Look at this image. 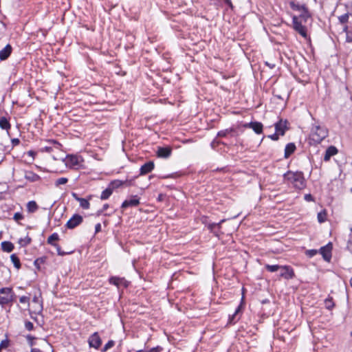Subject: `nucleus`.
I'll return each instance as SVG.
<instances>
[{
	"label": "nucleus",
	"instance_id": "obj_36",
	"mask_svg": "<svg viewBox=\"0 0 352 352\" xmlns=\"http://www.w3.org/2000/svg\"><path fill=\"white\" fill-rule=\"evenodd\" d=\"M115 344V342L113 340H109L104 346V348L102 349V352H105L107 351L108 349H111V347H113Z\"/></svg>",
	"mask_w": 352,
	"mask_h": 352
},
{
	"label": "nucleus",
	"instance_id": "obj_56",
	"mask_svg": "<svg viewBox=\"0 0 352 352\" xmlns=\"http://www.w3.org/2000/svg\"><path fill=\"white\" fill-rule=\"evenodd\" d=\"M350 285H351V286L352 287V278H351V280H350Z\"/></svg>",
	"mask_w": 352,
	"mask_h": 352
},
{
	"label": "nucleus",
	"instance_id": "obj_14",
	"mask_svg": "<svg viewBox=\"0 0 352 352\" xmlns=\"http://www.w3.org/2000/svg\"><path fill=\"white\" fill-rule=\"evenodd\" d=\"M80 162L81 157L77 155H69L66 158V164L71 166H78Z\"/></svg>",
	"mask_w": 352,
	"mask_h": 352
},
{
	"label": "nucleus",
	"instance_id": "obj_50",
	"mask_svg": "<svg viewBox=\"0 0 352 352\" xmlns=\"http://www.w3.org/2000/svg\"><path fill=\"white\" fill-rule=\"evenodd\" d=\"M30 352H43L41 350L37 348H33L31 349Z\"/></svg>",
	"mask_w": 352,
	"mask_h": 352
},
{
	"label": "nucleus",
	"instance_id": "obj_45",
	"mask_svg": "<svg viewBox=\"0 0 352 352\" xmlns=\"http://www.w3.org/2000/svg\"><path fill=\"white\" fill-rule=\"evenodd\" d=\"M280 135L279 133H277L276 132V133H274L273 135H269V138H271L273 140H277L278 139V135Z\"/></svg>",
	"mask_w": 352,
	"mask_h": 352
},
{
	"label": "nucleus",
	"instance_id": "obj_5",
	"mask_svg": "<svg viewBox=\"0 0 352 352\" xmlns=\"http://www.w3.org/2000/svg\"><path fill=\"white\" fill-rule=\"evenodd\" d=\"M82 222V217L80 214H76L71 217L66 223V226L69 229H73L79 226Z\"/></svg>",
	"mask_w": 352,
	"mask_h": 352
},
{
	"label": "nucleus",
	"instance_id": "obj_46",
	"mask_svg": "<svg viewBox=\"0 0 352 352\" xmlns=\"http://www.w3.org/2000/svg\"><path fill=\"white\" fill-rule=\"evenodd\" d=\"M305 199L307 201H313V197L311 194H307L305 195Z\"/></svg>",
	"mask_w": 352,
	"mask_h": 352
},
{
	"label": "nucleus",
	"instance_id": "obj_52",
	"mask_svg": "<svg viewBox=\"0 0 352 352\" xmlns=\"http://www.w3.org/2000/svg\"><path fill=\"white\" fill-rule=\"evenodd\" d=\"M28 155L32 157H34L35 155V153L33 151H29L28 152Z\"/></svg>",
	"mask_w": 352,
	"mask_h": 352
},
{
	"label": "nucleus",
	"instance_id": "obj_38",
	"mask_svg": "<svg viewBox=\"0 0 352 352\" xmlns=\"http://www.w3.org/2000/svg\"><path fill=\"white\" fill-rule=\"evenodd\" d=\"M25 327L28 331H32L34 329V324L30 321H27L25 323Z\"/></svg>",
	"mask_w": 352,
	"mask_h": 352
},
{
	"label": "nucleus",
	"instance_id": "obj_10",
	"mask_svg": "<svg viewBox=\"0 0 352 352\" xmlns=\"http://www.w3.org/2000/svg\"><path fill=\"white\" fill-rule=\"evenodd\" d=\"M245 127L252 129L257 134H260L263 131V124L258 122H251L244 125Z\"/></svg>",
	"mask_w": 352,
	"mask_h": 352
},
{
	"label": "nucleus",
	"instance_id": "obj_20",
	"mask_svg": "<svg viewBox=\"0 0 352 352\" xmlns=\"http://www.w3.org/2000/svg\"><path fill=\"white\" fill-rule=\"evenodd\" d=\"M296 150V146L294 143H289L286 145L285 149V157L288 158Z\"/></svg>",
	"mask_w": 352,
	"mask_h": 352
},
{
	"label": "nucleus",
	"instance_id": "obj_58",
	"mask_svg": "<svg viewBox=\"0 0 352 352\" xmlns=\"http://www.w3.org/2000/svg\"><path fill=\"white\" fill-rule=\"evenodd\" d=\"M121 285L124 287V283H121Z\"/></svg>",
	"mask_w": 352,
	"mask_h": 352
},
{
	"label": "nucleus",
	"instance_id": "obj_3",
	"mask_svg": "<svg viewBox=\"0 0 352 352\" xmlns=\"http://www.w3.org/2000/svg\"><path fill=\"white\" fill-rule=\"evenodd\" d=\"M16 295L11 287L0 288V305L11 306L15 301Z\"/></svg>",
	"mask_w": 352,
	"mask_h": 352
},
{
	"label": "nucleus",
	"instance_id": "obj_16",
	"mask_svg": "<svg viewBox=\"0 0 352 352\" xmlns=\"http://www.w3.org/2000/svg\"><path fill=\"white\" fill-rule=\"evenodd\" d=\"M154 168V163L153 162H148L147 163H145L143 166H142L140 168V174L141 175H145L151 171Z\"/></svg>",
	"mask_w": 352,
	"mask_h": 352
},
{
	"label": "nucleus",
	"instance_id": "obj_54",
	"mask_svg": "<svg viewBox=\"0 0 352 352\" xmlns=\"http://www.w3.org/2000/svg\"><path fill=\"white\" fill-rule=\"evenodd\" d=\"M33 302H38V297H36V296H34V297L33 298Z\"/></svg>",
	"mask_w": 352,
	"mask_h": 352
},
{
	"label": "nucleus",
	"instance_id": "obj_7",
	"mask_svg": "<svg viewBox=\"0 0 352 352\" xmlns=\"http://www.w3.org/2000/svg\"><path fill=\"white\" fill-rule=\"evenodd\" d=\"M172 153V148L170 146L158 147L157 151V155L161 158H168Z\"/></svg>",
	"mask_w": 352,
	"mask_h": 352
},
{
	"label": "nucleus",
	"instance_id": "obj_53",
	"mask_svg": "<svg viewBox=\"0 0 352 352\" xmlns=\"http://www.w3.org/2000/svg\"><path fill=\"white\" fill-rule=\"evenodd\" d=\"M44 150H45V151H47V152H49V153H50V152H51V151H52V148H51V147H50V146H45V147L44 148Z\"/></svg>",
	"mask_w": 352,
	"mask_h": 352
},
{
	"label": "nucleus",
	"instance_id": "obj_59",
	"mask_svg": "<svg viewBox=\"0 0 352 352\" xmlns=\"http://www.w3.org/2000/svg\"><path fill=\"white\" fill-rule=\"evenodd\" d=\"M137 352H142V350H139Z\"/></svg>",
	"mask_w": 352,
	"mask_h": 352
},
{
	"label": "nucleus",
	"instance_id": "obj_6",
	"mask_svg": "<svg viewBox=\"0 0 352 352\" xmlns=\"http://www.w3.org/2000/svg\"><path fill=\"white\" fill-rule=\"evenodd\" d=\"M280 276L285 279H291L294 276V270L289 266L281 265L280 268Z\"/></svg>",
	"mask_w": 352,
	"mask_h": 352
},
{
	"label": "nucleus",
	"instance_id": "obj_32",
	"mask_svg": "<svg viewBox=\"0 0 352 352\" xmlns=\"http://www.w3.org/2000/svg\"><path fill=\"white\" fill-rule=\"evenodd\" d=\"M324 305L327 309H331L334 307V303L331 298L325 300Z\"/></svg>",
	"mask_w": 352,
	"mask_h": 352
},
{
	"label": "nucleus",
	"instance_id": "obj_2",
	"mask_svg": "<svg viewBox=\"0 0 352 352\" xmlns=\"http://www.w3.org/2000/svg\"><path fill=\"white\" fill-rule=\"evenodd\" d=\"M285 179L298 189H302L305 186L303 174L301 172L289 171L284 175Z\"/></svg>",
	"mask_w": 352,
	"mask_h": 352
},
{
	"label": "nucleus",
	"instance_id": "obj_26",
	"mask_svg": "<svg viewBox=\"0 0 352 352\" xmlns=\"http://www.w3.org/2000/svg\"><path fill=\"white\" fill-rule=\"evenodd\" d=\"M59 239V236L57 233H53L51 234L47 239V243L50 245H55L54 243V241H56Z\"/></svg>",
	"mask_w": 352,
	"mask_h": 352
},
{
	"label": "nucleus",
	"instance_id": "obj_30",
	"mask_svg": "<svg viewBox=\"0 0 352 352\" xmlns=\"http://www.w3.org/2000/svg\"><path fill=\"white\" fill-rule=\"evenodd\" d=\"M112 192H113V191L111 190V189L109 187H108L106 190H104L102 192L101 199H107L112 194Z\"/></svg>",
	"mask_w": 352,
	"mask_h": 352
},
{
	"label": "nucleus",
	"instance_id": "obj_55",
	"mask_svg": "<svg viewBox=\"0 0 352 352\" xmlns=\"http://www.w3.org/2000/svg\"><path fill=\"white\" fill-rule=\"evenodd\" d=\"M315 253H316V251H314V250H312V251L311 252V255H314Z\"/></svg>",
	"mask_w": 352,
	"mask_h": 352
},
{
	"label": "nucleus",
	"instance_id": "obj_11",
	"mask_svg": "<svg viewBox=\"0 0 352 352\" xmlns=\"http://www.w3.org/2000/svg\"><path fill=\"white\" fill-rule=\"evenodd\" d=\"M139 204V198L137 196H133L129 199H126L122 203V208H126L130 206H136Z\"/></svg>",
	"mask_w": 352,
	"mask_h": 352
},
{
	"label": "nucleus",
	"instance_id": "obj_41",
	"mask_svg": "<svg viewBox=\"0 0 352 352\" xmlns=\"http://www.w3.org/2000/svg\"><path fill=\"white\" fill-rule=\"evenodd\" d=\"M8 346V341L7 340H2L0 343V348L6 349Z\"/></svg>",
	"mask_w": 352,
	"mask_h": 352
},
{
	"label": "nucleus",
	"instance_id": "obj_12",
	"mask_svg": "<svg viewBox=\"0 0 352 352\" xmlns=\"http://www.w3.org/2000/svg\"><path fill=\"white\" fill-rule=\"evenodd\" d=\"M102 344V340L97 333H94L89 340V347L98 349Z\"/></svg>",
	"mask_w": 352,
	"mask_h": 352
},
{
	"label": "nucleus",
	"instance_id": "obj_25",
	"mask_svg": "<svg viewBox=\"0 0 352 352\" xmlns=\"http://www.w3.org/2000/svg\"><path fill=\"white\" fill-rule=\"evenodd\" d=\"M124 182L121 180H114L109 184V187L113 191L114 189L122 186L124 184Z\"/></svg>",
	"mask_w": 352,
	"mask_h": 352
},
{
	"label": "nucleus",
	"instance_id": "obj_43",
	"mask_svg": "<svg viewBox=\"0 0 352 352\" xmlns=\"http://www.w3.org/2000/svg\"><path fill=\"white\" fill-rule=\"evenodd\" d=\"M347 248L351 252H352V237H351L350 239L348 241Z\"/></svg>",
	"mask_w": 352,
	"mask_h": 352
},
{
	"label": "nucleus",
	"instance_id": "obj_31",
	"mask_svg": "<svg viewBox=\"0 0 352 352\" xmlns=\"http://www.w3.org/2000/svg\"><path fill=\"white\" fill-rule=\"evenodd\" d=\"M232 131H233L232 129H227L219 131L217 134V136L218 137H226L228 135L232 133Z\"/></svg>",
	"mask_w": 352,
	"mask_h": 352
},
{
	"label": "nucleus",
	"instance_id": "obj_8",
	"mask_svg": "<svg viewBox=\"0 0 352 352\" xmlns=\"http://www.w3.org/2000/svg\"><path fill=\"white\" fill-rule=\"evenodd\" d=\"M331 250L332 245L331 243H329L320 248V253L322 255L324 259L327 261H329L331 258Z\"/></svg>",
	"mask_w": 352,
	"mask_h": 352
},
{
	"label": "nucleus",
	"instance_id": "obj_35",
	"mask_svg": "<svg viewBox=\"0 0 352 352\" xmlns=\"http://www.w3.org/2000/svg\"><path fill=\"white\" fill-rule=\"evenodd\" d=\"M68 182L67 178L66 177H60L56 179L55 184L56 186H58L60 185L65 184Z\"/></svg>",
	"mask_w": 352,
	"mask_h": 352
},
{
	"label": "nucleus",
	"instance_id": "obj_37",
	"mask_svg": "<svg viewBox=\"0 0 352 352\" xmlns=\"http://www.w3.org/2000/svg\"><path fill=\"white\" fill-rule=\"evenodd\" d=\"M19 302L22 304L30 305V298L28 296H22L19 298Z\"/></svg>",
	"mask_w": 352,
	"mask_h": 352
},
{
	"label": "nucleus",
	"instance_id": "obj_39",
	"mask_svg": "<svg viewBox=\"0 0 352 352\" xmlns=\"http://www.w3.org/2000/svg\"><path fill=\"white\" fill-rule=\"evenodd\" d=\"M13 219L16 221H18L19 220H21L23 219V216L21 213L20 212H16L14 214V217H13Z\"/></svg>",
	"mask_w": 352,
	"mask_h": 352
},
{
	"label": "nucleus",
	"instance_id": "obj_42",
	"mask_svg": "<svg viewBox=\"0 0 352 352\" xmlns=\"http://www.w3.org/2000/svg\"><path fill=\"white\" fill-rule=\"evenodd\" d=\"M12 146H16L19 144L20 140L18 138H13L11 140Z\"/></svg>",
	"mask_w": 352,
	"mask_h": 352
},
{
	"label": "nucleus",
	"instance_id": "obj_34",
	"mask_svg": "<svg viewBox=\"0 0 352 352\" xmlns=\"http://www.w3.org/2000/svg\"><path fill=\"white\" fill-rule=\"evenodd\" d=\"M241 306L242 303L238 307V308L236 309L234 314L232 316V317L230 318V322H234V320H236L238 314L241 311Z\"/></svg>",
	"mask_w": 352,
	"mask_h": 352
},
{
	"label": "nucleus",
	"instance_id": "obj_15",
	"mask_svg": "<svg viewBox=\"0 0 352 352\" xmlns=\"http://www.w3.org/2000/svg\"><path fill=\"white\" fill-rule=\"evenodd\" d=\"M337 153H338V149L336 148V147H335L333 146H329L325 152V155L324 156V160L326 162L329 161L330 160V158L332 156L337 154Z\"/></svg>",
	"mask_w": 352,
	"mask_h": 352
},
{
	"label": "nucleus",
	"instance_id": "obj_22",
	"mask_svg": "<svg viewBox=\"0 0 352 352\" xmlns=\"http://www.w3.org/2000/svg\"><path fill=\"white\" fill-rule=\"evenodd\" d=\"M25 178L30 182H36L40 179V177L32 171H28L25 174Z\"/></svg>",
	"mask_w": 352,
	"mask_h": 352
},
{
	"label": "nucleus",
	"instance_id": "obj_19",
	"mask_svg": "<svg viewBox=\"0 0 352 352\" xmlns=\"http://www.w3.org/2000/svg\"><path fill=\"white\" fill-rule=\"evenodd\" d=\"M14 248V246L10 241H3L1 243V249L3 252H11Z\"/></svg>",
	"mask_w": 352,
	"mask_h": 352
},
{
	"label": "nucleus",
	"instance_id": "obj_13",
	"mask_svg": "<svg viewBox=\"0 0 352 352\" xmlns=\"http://www.w3.org/2000/svg\"><path fill=\"white\" fill-rule=\"evenodd\" d=\"M12 51V46L10 44L6 45L4 48L0 50V60H6L10 56Z\"/></svg>",
	"mask_w": 352,
	"mask_h": 352
},
{
	"label": "nucleus",
	"instance_id": "obj_4",
	"mask_svg": "<svg viewBox=\"0 0 352 352\" xmlns=\"http://www.w3.org/2000/svg\"><path fill=\"white\" fill-rule=\"evenodd\" d=\"M328 135V130L320 125L312 126L310 133L311 140L315 143L321 142Z\"/></svg>",
	"mask_w": 352,
	"mask_h": 352
},
{
	"label": "nucleus",
	"instance_id": "obj_29",
	"mask_svg": "<svg viewBox=\"0 0 352 352\" xmlns=\"http://www.w3.org/2000/svg\"><path fill=\"white\" fill-rule=\"evenodd\" d=\"M32 241V239L28 236H25L24 239H20L19 241V243L21 246H26L29 245Z\"/></svg>",
	"mask_w": 352,
	"mask_h": 352
},
{
	"label": "nucleus",
	"instance_id": "obj_44",
	"mask_svg": "<svg viewBox=\"0 0 352 352\" xmlns=\"http://www.w3.org/2000/svg\"><path fill=\"white\" fill-rule=\"evenodd\" d=\"M348 18H349L348 15L344 14L340 17V20L342 23H345L348 20Z\"/></svg>",
	"mask_w": 352,
	"mask_h": 352
},
{
	"label": "nucleus",
	"instance_id": "obj_51",
	"mask_svg": "<svg viewBox=\"0 0 352 352\" xmlns=\"http://www.w3.org/2000/svg\"><path fill=\"white\" fill-rule=\"evenodd\" d=\"M266 65L270 67V68H274L275 67V64L274 63H268V62H266Z\"/></svg>",
	"mask_w": 352,
	"mask_h": 352
},
{
	"label": "nucleus",
	"instance_id": "obj_33",
	"mask_svg": "<svg viewBox=\"0 0 352 352\" xmlns=\"http://www.w3.org/2000/svg\"><path fill=\"white\" fill-rule=\"evenodd\" d=\"M327 213L325 211L320 212L318 214V220L320 223H323L326 220Z\"/></svg>",
	"mask_w": 352,
	"mask_h": 352
},
{
	"label": "nucleus",
	"instance_id": "obj_47",
	"mask_svg": "<svg viewBox=\"0 0 352 352\" xmlns=\"http://www.w3.org/2000/svg\"><path fill=\"white\" fill-rule=\"evenodd\" d=\"M161 349H162L160 347L157 346V347H155V348H152L151 349L148 351V352H160L161 351Z\"/></svg>",
	"mask_w": 352,
	"mask_h": 352
},
{
	"label": "nucleus",
	"instance_id": "obj_40",
	"mask_svg": "<svg viewBox=\"0 0 352 352\" xmlns=\"http://www.w3.org/2000/svg\"><path fill=\"white\" fill-rule=\"evenodd\" d=\"M27 340H28V343L30 346H33L34 344V338L31 335H28L26 336Z\"/></svg>",
	"mask_w": 352,
	"mask_h": 352
},
{
	"label": "nucleus",
	"instance_id": "obj_27",
	"mask_svg": "<svg viewBox=\"0 0 352 352\" xmlns=\"http://www.w3.org/2000/svg\"><path fill=\"white\" fill-rule=\"evenodd\" d=\"M45 261V257H40L36 258L34 262V265L36 267V268L38 270H41V265L43 264Z\"/></svg>",
	"mask_w": 352,
	"mask_h": 352
},
{
	"label": "nucleus",
	"instance_id": "obj_57",
	"mask_svg": "<svg viewBox=\"0 0 352 352\" xmlns=\"http://www.w3.org/2000/svg\"><path fill=\"white\" fill-rule=\"evenodd\" d=\"M54 142V144H56V145H59V144H58V143H57L56 142Z\"/></svg>",
	"mask_w": 352,
	"mask_h": 352
},
{
	"label": "nucleus",
	"instance_id": "obj_18",
	"mask_svg": "<svg viewBox=\"0 0 352 352\" xmlns=\"http://www.w3.org/2000/svg\"><path fill=\"white\" fill-rule=\"evenodd\" d=\"M109 282L117 287L121 286V283H124V287L128 286V282L125 280L124 278H118V277H112L109 279Z\"/></svg>",
	"mask_w": 352,
	"mask_h": 352
},
{
	"label": "nucleus",
	"instance_id": "obj_49",
	"mask_svg": "<svg viewBox=\"0 0 352 352\" xmlns=\"http://www.w3.org/2000/svg\"><path fill=\"white\" fill-rule=\"evenodd\" d=\"M100 229H101V225L100 223H97L96 225V227H95V230H96V233L98 232L99 231H100Z\"/></svg>",
	"mask_w": 352,
	"mask_h": 352
},
{
	"label": "nucleus",
	"instance_id": "obj_48",
	"mask_svg": "<svg viewBox=\"0 0 352 352\" xmlns=\"http://www.w3.org/2000/svg\"><path fill=\"white\" fill-rule=\"evenodd\" d=\"M346 40L347 42L349 43H351L352 42V34H346Z\"/></svg>",
	"mask_w": 352,
	"mask_h": 352
},
{
	"label": "nucleus",
	"instance_id": "obj_1",
	"mask_svg": "<svg viewBox=\"0 0 352 352\" xmlns=\"http://www.w3.org/2000/svg\"><path fill=\"white\" fill-rule=\"evenodd\" d=\"M295 9L300 12L299 16H294L292 18L293 28L298 32L302 37L307 38V28L303 23H306L307 20L310 18V14L306 8L301 6H296L294 7Z\"/></svg>",
	"mask_w": 352,
	"mask_h": 352
},
{
	"label": "nucleus",
	"instance_id": "obj_23",
	"mask_svg": "<svg viewBox=\"0 0 352 352\" xmlns=\"http://www.w3.org/2000/svg\"><path fill=\"white\" fill-rule=\"evenodd\" d=\"M38 208V206L35 201H30L27 204V210L30 213L35 212Z\"/></svg>",
	"mask_w": 352,
	"mask_h": 352
},
{
	"label": "nucleus",
	"instance_id": "obj_28",
	"mask_svg": "<svg viewBox=\"0 0 352 352\" xmlns=\"http://www.w3.org/2000/svg\"><path fill=\"white\" fill-rule=\"evenodd\" d=\"M281 265H265V267L270 272H274L280 270Z\"/></svg>",
	"mask_w": 352,
	"mask_h": 352
},
{
	"label": "nucleus",
	"instance_id": "obj_60",
	"mask_svg": "<svg viewBox=\"0 0 352 352\" xmlns=\"http://www.w3.org/2000/svg\"><path fill=\"white\" fill-rule=\"evenodd\" d=\"M351 336H352V332L351 333Z\"/></svg>",
	"mask_w": 352,
	"mask_h": 352
},
{
	"label": "nucleus",
	"instance_id": "obj_9",
	"mask_svg": "<svg viewBox=\"0 0 352 352\" xmlns=\"http://www.w3.org/2000/svg\"><path fill=\"white\" fill-rule=\"evenodd\" d=\"M287 129V120H280L278 122L275 124L276 132L280 135H283Z\"/></svg>",
	"mask_w": 352,
	"mask_h": 352
},
{
	"label": "nucleus",
	"instance_id": "obj_21",
	"mask_svg": "<svg viewBox=\"0 0 352 352\" xmlns=\"http://www.w3.org/2000/svg\"><path fill=\"white\" fill-rule=\"evenodd\" d=\"M11 127L9 120L6 117L0 118V128L8 131Z\"/></svg>",
	"mask_w": 352,
	"mask_h": 352
},
{
	"label": "nucleus",
	"instance_id": "obj_24",
	"mask_svg": "<svg viewBox=\"0 0 352 352\" xmlns=\"http://www.w3.org/2000/svg\"><path fill=\"white\" fill-rule=\"evenodd\" d=\"M10 259H11V261L13 263L14 266L17 270L21 268V264L20 260H19V257L16 256V254H12L10 256Z\"/></svg>",
	"mask_w": 352,
	"mask_h": 352
},
{
	"label": "nucleus",
	"instance_id": "obj_17",
	"mask_svg": "<svg viewBox=\"0 0 352 352\" xmlns=\"http://www.w3.org/2000/svg\"><path fill=\"white\" fill-rule=\"evenodd\" d=\"M72 197L78 201H79L80 203V206L84 208V209H87L88 208V199H85V198H80L79 197V196L78 195V194H76V192H72Z\"/></svg>",
	"mask_w": 352,
	"mask_h": 352
}]
</instances>
